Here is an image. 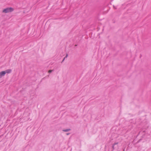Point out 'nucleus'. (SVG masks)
<instances>
[{
	"label": "nucleus",
	"mask_w": 151,
	"mask_h": 151,
	"mask_svg": "<svg viewBox=\"0 0 151 151\" xmlns=\"http://www.w3.org/2000/svg\"><path fill=\"white\" fill-rule=\"evenodd\" d=\"M14 9L12 7L7 8L3 10V12L5 13H7L11 12L14 11Z\"/></svg>",
	"instance_id": "obj_1"
},
{
	"label": "nucleus",
	"mask_w": 151,
	"mask_h": 151,
	"mask_svg": "<svg viewBox=\"0 0 151 151\" xmlns=\"http://www.w3.org/2000/svg\"><path fill=\"white\" fill-rule=\"evenodd\" d=\"M2 72H4L5 73V74L6 73H9L12 72V70L11 69H7L5 71H2Z\"/></svg>",
	"instance_id": "obj_2"
},
{
	"label": "nucleus",
	"mask_w": 151,
	"mask_h": 151,
	"mask_svg": "<svg viewBox=\"0 0 151 151\" xmlns=\"http://www.w3.org/2000/svg\"><path fill=\"white\" fill-rule=\"evenodd\" d=\"M5 73L4 72H1L0 73V78H1L2 76H4Z\"/></svg>",
	"instance_id": "obj_3"
},
{
	"label": "nucleus",
	"mask_w": 151,
	"mask_h": 151,
	"mask_svg": "<svg viewBox=\"0 0 151 151\" xmlns=\"http://www.w3.org/2000/svg\"><path fill=\"white\" fill-rule=\"evenodd\" d=\"M70 130V129H63V131L65 132H67L68 131H69Z\"/></svg>",
	"instance_id": "obj_4"
},
{
	"label": "nucleus",
	"mask_w": 151,
	"mask_h": 151,
	"mask_svg": "<svg viewBox=\"0 0 151 151\" xmlns=\"http://www.w3.org/2000/svg\"><path fill=\"white\" fill-rule=\"evenodd\" d=\"M53 71V70H50L48 72L50 73H51Z\"/></svg>",
	"instance_id": "obj_5"
},
{
	"label": "nucleus",
	"mask_w": 151,
	"mask_h": 151,
	"mask_svg": "<svg viewBox=\"0 0 151 151\" xmlns=\"http://www.w3.org/2000/svg\"><path fill=\"white\" fill-rule=\"evenodd\" d=\"M118 142H116V143H114V145H117L118 144Z\"/></svg>",
	"instance_id": "obj_6"
},
{
	"label": "nucleus",
	"mask_w": 151,
	"mask_h": 151,
	"mask_svg": "<svg viewBox=\"0 0 151 151\" xmlns=\"http://www.w3.org/2000/svg\"><path fill=\"white\" fill-rule=\"evenodd\" d=\"M67 56H68V55H67H67H66V56H65V58H64L63 60V61H64V60L65 58H67Z\"/></svg>",
	"instance_id": "obj_7"
},
{
	"label": "nucleus",
	"mask_w": 151,
	"mask_h": 151,
	"mask_svg": "<svg viewBox=\"0 0 151 151\" xmlns=\"http://www.w3.org/2000/svg\"><path fill=\"white\" fill-rule=\"evenodd\" d=\"M114 145H113L112 146V148H113V149H114Z\"/></svg>",
	"instance_id": "obj_8"
},
{
	"label": "nucleus",
	"mask_w": 151,
	"mask_h": 151,
	"mask_svg": "<svg viewBox=\"0 0 151 151\" xmlns=\"http://www.w3.org/2000/svg\"><path fill=\"white\" fill-rule=\"evenodd\" d=\"M69 134H70V133H67V135H69Z\"/></svg>",
	"instance_id": "obj_9"
}]
</instances>
